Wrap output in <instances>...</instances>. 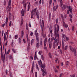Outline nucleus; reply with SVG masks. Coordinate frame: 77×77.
Segmentation results:
<instances>
[{
  "label": "nucleus",
  "instance_id": "obj_43",
  "mask_svg": "<svg viewBox=\"0 0 77 77\" xmlns=\"http://www.w3.org/2000/svg\"><path fill=\"white\" fill-rule=\"evenodd\" d=\"M64 27H66V28H67V27H68V25L67 24H66L65 26H64Z\"/></svg>",
  "mask_w": 77,
  "mask_h": 77
},
{
  "label": "nucleus",
  "instance_id": "obj_8",
  "mask_svg": "<svg viewBox=\"0 0 77 77\" xmlns=\"http://www.w3.org/2000/svg\"><path fill=\"white\" fill-rule=\"evenodd\" d=\"M39 42H37L36 44V47H37V48H39L40 46V45H39Z\"/></svg>",
  "mask_w": 77,
  "mask_h": 77
},
{
  "label": "nucleus",
  "instance_id": "obj_61",
  "mask_svg": "<svg viewBox=\"0 0 77 77\" xmlns=\"http://www.w3.org/2000/svg\"><path fill=\"white\" fill-rule=\"evenodd\" d=\"M56 67V68H57L58 69H59V66H57Z\"/></svg>",
  "mask_w": 77,
  "mask_h": 77
},
{
  "label": "nucleus",
  "instance_id": "obj_14",
  "mask_svg": "<svg viewBox=\"0 0 77 77\" xmlns=\"http://www.w3.org/2000/svg\"><path fill=\"white\" fill-rule=\"evenodd\" d=\"M8 6H11V0H9L8 1Z\"/></svg>",
  "mask_w": 77,
  "mask_h": 77
},
{
  "label": "nucleus",
  "instance_id": "obj_40",
  "mask_svg": "<svg viewBox=\"0 0 77 77\" xmlns=\"http://www.w3.org/2000/svg\"><path fill=\"white\" fill-rule=\"evenodd\" d=\"M11 7H10L8 8V11H9L10 12L11 11Z\"/></svg>",
  "mask_w": 77,
  "mask_h": 77
},
{
  "label": "nucleus",
  "instance_id": "obj_39",
  "mask_svg": "<svg viewBox=\"0 0 77 77\" xmlns=\"http://www.w3.org/2000/svg\"><path fill=\"white\" fill-rule=\"evenodd\" d=\"M23 5L24 6V8L26 7V3L25 4H23Z\"/></svg>",
  "mask_w": 77,
  "mask_h": 77
},
{
  "label": "nucleus",
  "instance_id": "obj_45",
  "mask_svg": "<svg viewBox=\"0 0 77 77\" xmlns=\"http://www.w3.org/2000/svg\"><path fill=\"white\" fill-rule=\"evenodd\" d=\"M10 52V49H9L7 52V54H9V52Z\"/></svg>",
  "mask_w": 77,
  "mask_h": 77
},
{
  "label": "nucleus",
  "instance_id": "obj_4",
  "mask_svg": "<svg viewBox=\"0 0 77 77\" xmlns=\"http://www.w3.org/2000/svg\"><path fill=\"white\" fill-rule=\"evenodd\" d=\"M37 29L35 30V35L36 36V40L37 41V42H38V41H39V37H38V33H37L36 32H37Z\"/></svg>",
  "mask_w": 77,
  "mask_h": 77
},
{
  "label": "nucleus",
  "instance_id": "obj_30",
  "mask_svg": "<svg viewBox=\"0 0 77 77\" xmlns=\"http://www.w3.org/2000/svg\"><path fill=\"white\" fill-rule=\"evenodd\" d=\"M38 75V74L37 73V72H35V77H37V76Z\"/></svg>",
  "mask_w": 77,
  "mask_h": 77
},
{
  "label": "nucleus",
  "instance_id": "obj_41",
  "mask_svg": "<svg viewBox=\"0 0 77 77\" xmlns=\"http://www.w3.org/2000/svg\"><path fill=\"white\" fill-rule=\"evenodd\" d=\"M41 58H42V60H44V56H43V55H42L41 56Z\"/></svg>",
  "mask_w": 77,
  "mask_h": 77
},
{
  "label": "nucleus",
  "instance_id": "obj_59",
  "mask_svg": "<svg viewBox=\"0 0 77 77\" xmlns=\"http://www.w3.org/2000/svg\"><path fill=\"white\" fill-rule=\"evenodd\" d=\"M52 32H53V30H51V31H50V33H51V34L52 33Z\"/></svg>",
  "mask_w": 77,
  "mask_h": 77
},
{
  "label": "nucleus",
  "instance_id": "obj_36",
  "mask_svg": "<svg viewBox=\"0 0 77 77\" xmlns=\"http://www.w3.org/2000/svg\"><path fill=\"white\" fill-rule=\"evenodd\" d=\"M58 19H57L56 20V24H57V23H58Z\"/></svg>",
  "mask_w": 77,
  "mask_h": 77
},
{
  "label": "nucleus",
  "instance_id": "obj_33",
  "mask_svg": "<svg viewBox=\"0 0 77 77\" xmlns=\"http://www.w3.org/2000/svg\"><path fill=\"white\" fill-rule=\"evenodd\" d=\"M42 52V51H40L38 52V54H40V55H41V53Z\"/></svg>",
  "mask_w": 77,
  "mask_h": 77
},
{
  "label": "nucleus",
  "instance_id": "obj_9",
  "mask_svg": "<svg viewBox=\"0 0 77 77\" xmlns=\"http://www.w3.org/2000/svg\"><path fill=\"white\" fill-rule=\"evenodd\" d=\"M41 70L42 72H43V73L42 74V75H43V76H45V74H46V72H45V71L42 68L41 69Z\"/></svg>",
  "mask_w": 77,
  "mask_h": 77
},
{
  "label": "nucleus",
  "instance_id": "obj_51",
  "mask_svg": "<svg viewBox=\"0 0 77 77\" xmlns=\"http://www.w3.org/2000/svg\"><path fill=\"white\" fill-rule=\"evenodd\" d=\"M66 65H69V61H67Z\"/></svg>",
  "mask_w": 77,
  "mask_h": 77
},
{
  "label": "nucleus",
  "instance_id": "obj_11",
  "mask_svg": "<svg viewBox=\"0 0 77 77\" xmlns=\"http://www.w3.org/2000/svg\"><path fill=\"white\" fill-rule=\"evenodd\" d=\"M33 67H34V62H33L32 66V67L31 72L32 73H33Z\"/></svg>",
  "mask_w": 77,
  "mask_h": 77
},
{
  "label": "nucleus",
  "instance_id": "obj_58",
  "mask_svg": "<svg viewBox=\"0 0 77 77\" xmlns=\"http://www.w3.org/2000/svg\"><path fill=\"white\" fill-rule=\"evenodd\" d=\"M30 57L32 60H33V57H32V56H30Z\"/></svg>",
  "mask_w": 77,
  "mask_h": 77
},
{
  "label": "nucleus",
  "instance_id": "obj_17",
  "mask_svg": "<svg viewBox=\"0 0 77 77\" xmlns=\"http://www.w3.org/2000/svg\"><path fill=\"white\" fill-rule=\"evenodd\" d=\"M8 17H7L6 18L5 24H7V23H8Z\"/></svg>",
  "mask_w": 77,
  "mask_h": 77
},
{
  "label": "nucleus",
  "instance_id": "obj_64",
  "mask_svg": "<svg viewBox=\"0 0 77 77\" xmlns=\"http://www.w3.org/2000/svg\"><path fill=\"white\" fill-rule=\"evenodd\" d=\"M30 35L31 36H32L33 35V32H31L30 33Z\"/></svg>",
  "mask_w": 77,
  "mask_h": 77
},
{
  "label": "nucleus",
  "instance_id": "obj_42",
  "mask_svg": "<svg viewBox=\"0 0 77 77\" xmlns=\"http://www.w3.org/2000/svg\"><path fill=\"white\" fill-rule=\"evenodd\" d=\"M21 35L22 36H23L24 35V32H23V31H21Z\"/></svg>",
  "mask_w": 77,
  "mask_h": 77
},
{
  "label": "nucleus",
  "instance_id": "obj_12",
  "mask_svg": "<svg viewBox=\"0 0 77 77\" xmlns=\"http://www.w3.org/2000/svg\"><path fill=\"white\" fill-rule=\"evenodd\" d=\"M21 13L22 16H23L24 15V10L23 9L22 10Z\"/></svg>",
  "mask_w": 77,
  "mask_h": 77
},
{
  "label": "nucleus",
  "instance_id": "obj_53",
  "mask_svg": "<svg viewBox=\"0 0 77 77\" xmlns=\"http://www.w3.org/2000/svg\"><path fill=\"white\" fill-rule=\"evenodd\" d=\"M60 6H62L63 5V4L62 3V2H60Z\"/></svg>",
  "mask_w": 77,
  "mask_h": 77
},
{
  "label": "nucleus",
  "instance_id": "obj_52",
  "mask_svg": "<svg viewBox=\"0 0 77 77\" xmlns=\"http://www.w3.org/2000/svg\"><path fill=\"white\" fill-rule=\"evenodd\" d=\"M41 60H40V62L38 61V64L39 65H41Z\"/></svg>",
  "mask_w": 77,
  "mask_h": 77
},
{
  "label": "nucleus",
  "instance_id": "obj_37",
  "mask_svg": "<svg viewBox=\"0 0 77 77\" xmlns=\"http://www.w3.org/2000/svg\"><path fill=\"white\" fill-rule=\"evenodd\" d=\"M11 23H12V21H10V23H9V26H12V24H11Z\"/></svg>",
  "mask_w": 77,
  "mask_h": 77
},
{
  "label": "nucleus",
  "instance_id": "obj_38",
  "mask_svg": "<svg viewBox=\"0 0 77 77\" xmlns=\"http://www.w3.org/2000/svg\"><path fill=\"white\" fill-rule=\"evenodd\" d=\"M52 3V0H50L49 2V4L51 5V3Z\"/></svg>",
  "mask_w": 77,
  "mask_h": 77
},
{
  "label": "nucleus",
  "instance_id": "obj_57",
  "mask_svg": "<svg viewBox=\"0 0 77 77\" xmlns=\"http://www.w3.org/2000/svg\"><path fill=\"white\" fill-rule=\"evenodd\" d=\"M55 71L56 72H58V71H57V69H56V68L55 69Z\"/></svg>",
  "mask_w": 77,
  "mask_h": 77
},
{
  "label": "nucleus",
  "instance_id": "obj_31",
  "mask_svg": "<svg viewBox=\"0 0 77 77\" xmlns=\"http://www.w3.org/2000/svg\"><path fill=\"white\" fill-rule=\"evenodd\" d=\"M53 40H54V37H52L51 39V42H53Z\"/></svg>",
  "mask_w": 77,
  "mask_h": 77
},
{
  "label": "nucleus",
  "instance_id": "obj_49",
  "mask_svg": "<svg viewBox=\"0 0 77 77\" xmlns=\"http://www.w3.org/2000/svg\"><path fill=\"white\" fill-rule=\"evenodd\" d=\"M5 23L3 24L2 25V27H5Z\"/></svg>",
  "mask_w": 77,
  "mask_h": 77
},
{
  "label": "nucleus",
  "instance_id": "obj_47",
  "mask_svg": "<svg viewBox=\"0 0 77 77\" xmlns=\"http://www.w3.org/2000/svg\"><path fill=\"white\" fill-rule=\"evenodd\" d=\"M25 3H26V1H25L24 0H23V4H24Z\"/></svg>",
  "mask_w": 77,
  "mask_h": 77
},
{
  "label": "nucleus",
  "instance_id": "obj_21",
  "mask_svg": "<svg viewBox=\"0 0 77 77\" xmlns=\"http://www.w3.org/2000/svg\"><path fill=\"white\" fill-rule=\"evenodd\" d=\"M35 66L36 69H37L39 71V67H38V64H37V63L36 64Z\"/></svg>",
  "mask_w": 77,
  "mask_h": 77
},
{
  "label": "nucleus",
  "instance_id": "obj_46",
  "mask_svg": "<svg viewBox=\"0 0 77 77\" xmlns=\"http://www.w3.org/2000/svg\"><path fill=\"white\" fill-rule=\"evenodd\" d=\"M19 43H21V38H19Z\"/></svg>",
  "mask_w": 77,
  "mask_h": 77
},
{
  "label": "nucleus",
  "instance_id": "obj_20",
  "mask_svg": "<svg viewBox=\"0 0 77 77\" xmlns=\"http://www.w3.org/2000/svg\"><path fill=\"white\" fill-rule=\"evenodd\" d=\"M65 46V44H64V42H62V48H64V47Z\"/></svg>",
  "mask_w": 77,
  "mask_h": 77
},
{
  "label": "nucleus",
  "instance_id": "obj_62",
  "mask_svg": "<svg viewBox=\"0 0 77 77\" xmlns=\"http://www.w3.org/2000/svg\"><path fill=\"white\" fill-rule=\"evenodd\" d=\"M35 4L38 5V2H35Z\"/></svg>",
  "mask_w": 77,
  "mask_h": 77
},
{
  "label": "nucleus",
  "instance_id": "obj_13",
  "mask_svg": "<svg viewBox=\"0 0 77 77\" xmlns=\"http://www.w3.org/2000/svg\"><path fill=\"white\" fill-rule=\"evenodd\" d=\"M63 8H64V9H68V6H67L66 5H64L63 6Z\"/></svg>",
  "mask_w": 77,
  "mask_h": 77
},
{
  "label": "nucleus",
  "instance_id": "obj_60",
  "mask_svg": "<svg viewBox=\"0 0 77 77\" xmlns=\"http://www.w3.org/2000/svg\"><path fill=\"white\" fill-rule=\"evenodd\" d=\"M23 41L24 43H26V40H25V39H23Z\"/></svg>",
  "mask_w": 77,
  "mask_h": 77
},
{
  "label": "nucleus",
  "instance_id": "obj_23",
  "mask_svg": "<svg viewBox=\"0 0 77 77\" xmlns=\"http://www.w3.org/2000/svg\"><path fill=\"white\" fill-rule=\"evenodd\" d=\"M26 38L27 39V41L28 42H30V40L29 39V38H28V35H27Z\"/></svg>",
  "mask_w": 77,
  "mask_h": 77
},
{
  "label": "nucleus",
  "instance_id": "obj_7",
  "mask_svg": "<svg viewBox=\"0 0 77 77\" xmlns=\"http://www.w3.org/2000/svg\"><path fill=\"white\" fill-rule=\"evenodd\" d=\"M68 9L69 12L70 13L72 14V9L71 7L70 6H69L68 7Z\"/></svg>",
  "mask_w": 77,
  "mask_h": 77
},
{
  "label": "nucleus",
  "instance_id": "obj_32",
  "mask_svg": "<svg viewBox=\"0 0 77 77\" xmlns=\"http://www.w3.org/2000/svg\"><path fill=\"white\" fill-rule=\"evenodd\" d=\"M28 50H29V49H30V45H29V44H28V47H27V48Z\"/></svg>",
  "mask_w": 77,
  "mask_h": 77
},
{
  "label": "nucleus",
  "instance_id": "obj_18",
  "mask_svg": "<svg viewBox=\"0 0 77 77\" xmlns=\"http://www.w3.org/2000/svg\"><path fill=\"white\" fill-rule=\"evenodd\" d=\"M57 9H56V6H54L53 7V10L54 11H56V10Z\"/></svg>",
  "mask_w": 77,
  "mask_h": 77
},
{
  "label": "nucleus",
  "instance_id": "obj_35",
  "mask_svg": "<svg viewBox=\"0 0 77 77\" xmlns=\"http://www.w3.org/2000/svg\"><path fill=\"white\" fill-rule=\"evenodd\" d=\"M56 47V44L55 43H54L53 45V48H55Z\"/></svg>",
  "mask_w": 77,
  "mask_h": 77
},
{
  "label": "nucleus",
  "instance_id": "obj_3",
  "mask_svg": "<svg viewBox=\"0 0 77 77\" xmlns=\"http://www.w3.org/2000/svg\"><path fill=\"white\" fill-rule=\"evenodd\" d=\"M69 47L71 51H74L75 55V54L76 53V50H75V49H73V48H72V46H69Z\"/></svg>",
  "mask_w": 77,
  "mask_h": 77
},
{
  "label": "nucleus",
  "instance_id": "obj_22",
  "mask_svg": "<svg viewBox=\"0 0 77 77\" xmlns=\"http://www.w3.org/2000/svg\"><path fill=\"white\" fill-rule=\"evenodd\" d=\"M36 59H38V58L37 57L36 55V54H35L34 56V60H36Z\"/></svg>",
  "mask_w": 77,
  "mask_h": 77
},
{
  "label": "nucleus",
  "instance_id": "obj_25",
  "mask_svg": "<svg viewBox=\"0 0 77 77\" xmlns=\"http://www.w3.org/2000/svg\"><path fill=\"white\" fill-rule=\"evenodd\" d=\"M67 49H68V45H66L65 47L64 50H66Z\"/></svg>",
  "mask_w": 77,
  "mask_h": 77
},
{
  "label": "nucleus",
  "instance_id": "obj_56",
  "mask_svg": "<svg viewBox=\"0 0 77 77\" xmlns=\"http://www.w3.org/2000/svg\"><path fill=\"white\" fill-rule=\"evenodd\" d=\"M67 14H69V10H67Z\"/></svg>",
  "mask_w": 77,
  "mask_h": 77
},
{
  "label": "nucleus",
  "instance_id": "obj_16",
  "mask_svg": "<svg viewBox=\"0 0 77 77\" xmlns=\"http://www.w3.org/2000/svg\"><path fill=\"white\" fill-rule=\"evenodd\" d=\"M6 60V58L5 57V54H4L3 55V62L4 63H5V60Z\"/></svg>",
  "mask_w": 77,
  "mask_h": 77
},
{
  "label": "nucleus",
  "instance_id": "obj_19",
  "mask_svg": "<svg viewBox=\"0 0 77 77\" xmlns=\"http://www.w3.org/2000/svg\"><path fill=\"white\" fill-rule=\"evenodd\" d=\"M34 40H35V39H33L31 41V45H32V44H33V42H34Z\"/></svg>",
  "mask_w": 77,
  "mask_h": 77
},
{
  "label": "nucleus",
  "instance_id": "obj_63",
  "mask_svg": "<svg viewBox=\"0 0 77 77\" xmlns=\"http://www.w3.org/2000/svg\"><path fill=\"white\" fill-rule=\"evenodd\" d=\"M74 26H73L72 27V30L73 31V30H74Z\"/></svg>",
  "mask_w": 77,
  "mask_h": 77
},
{
  "label": "nucleus",
  "instance_id": "obj_5",
  "mask_svg": "<svg viewBox=\"0 0 77 77\" xmlns=\"http://www.w3.org/2000/svg\"><path fill=\"white\" fill-rule=\"evenodd\" d=\"M69 40V38H68L66 37V36H65V35H63V40H64V41H65V42L66 41H68Z\"/></svg>",
  "mask_w": 77,
  "mask_h": 77
},
{
  "label": "nucleus",
  "instance_id": "obj_1",
  "mask_svg": "<svg viewBox=\"0 0 77 77\" xmlns=\"http://www.w3.org/2000/svg\"><path fill=\"white\" fill-rule=\"evenodd\" d=\"M57 28L56 27H55L54 28V33L55 35V37L54 38V40H55L54 42V43L56 44L57 43L58 41H59V33H58L59 32V25L57 24Z\"/></svg>",
  "mask_w": 77,
  "mask_h": 77
},
{
  "label": "nucleus",
  "instance_id": "obj_29",
  "mask_svg": "<svg viewBox=\"0 0 77 77\" xmlns=\"http://www.w3.org/2000/svg\"><path fill=\"white\" fill-rule=\"evenodd\" d=\"M12 51L14 53H16V52L15 51V49L14 48H12Z\"/></svg>",
  "mask_w": 77,
  "mask_h": 77
},
{
  "label": "nucleus",
  "instance_id": "obj_15",
  "mask_svg": "<svg viewBox=\"0 0 77 77\" xmlns=\"http://www.w3.org/2000/svg\"><path fill=\"white\" fill-rule=\"evenodd\" d=\"M30 8V4L29 3V5L28 6L27 11H29V9Z\"/></svg>",
  "mask_w": 77,
  "mask_h": 77
},
{
  "label": "nucleus",
  "instance_id": "obj_54",
  "mask_svg": "<svg viewBox=\"0 0 77 77\" xmlns=\"http://www.w3.org/2000/svg\"><path fill=\"white\" fill-rule=\"evenodd\" d=\"M75 75L74 74L72 75H71L70 77H75Z\"/></svg>",
  "mask_w": 77,
  "mask_h": 77
},
{
  "label": "nucleus",
  "instance_id": "obj_26",
  "mask_svg": "<svg viewBox=\"0 0 77 77\" xmlns=\"http://www.w3.org/2000/svg\"><path fill=\"white\" fill-rule=\"evenodd\" d=\"M4 41L5 42V41H6V34H5V33L4 34Z\"/></svg>",
  "mask_w": 77,
  "mask_h": 77
},
{
  "label": "nucleus",
  "instance_id": "obj_2",
  "mask_svg": "<svg viewBox=\"0 0 77 77\" xmlns=\"http://www.w3.org/2000/svg\"><path fill=\"white\" fill-rule=\"evenodd\" d=\"M32 15L31 16V18L32 19L33 18V15H36L37 18L38 19L39 18V13L38 10H37V8H36L34 10L31 11Z\"/></svg>",
  "mask_w": 77,
  "mask_h": 77
},
{
  "label": "nucleus",
  "instance_id": "obj_50",
  "mask_svg": "<svg viewBox=\"0 0 77 77\" xmlns=\"http://www.w3.org/2000/svg\"><path fill=\"white\" fill-rule=\"evenodd\" d=\"M44 48L45 49V50H47V47H44Z\"/></svg>",
  "mask_w": 77,
  "mask_h": 77
},
{
  "label": "nucleus",
  "instance_id": "obj_24",
  "mask_svg": "<svg viewBox=\"0 0 77 77\" xmlns=\"http://www.w3.org/2000/svg\"><path fill=\"white\" fill-rule=\"evenodd\" d=\"M23 22H24V20H23V19H21V25L22 26V25H23Z\"/></svg>",
  "mask_w": 77,
  "mask_h": 77
},
{
  "label": "nucleus",
  "instance_id": "obj_10",
  "mask_svg": "<svg viewBox=\"0 0 77 77\" xmlns=\"http://www.w3.org/2000/svg\"><path fill=\"white\" fill-rule=\"evenodd\" d=\"M41 67L42 68H43V69H44L45 68V65L43 64L42 65V61H41Z\"/></svg>",
  "mask_w": 77,
  "mask_h": 77
},
{
  "label": "nucleus",
  "instance_id": "obj_27",
  "mask_svg": "<svg viewBox=\"0 0 77 77\" xmlns=\"http://www.w3.org/2000/svg\"><path fill=\"white\" fill-rule=\"evenodd\" d=\"M49 56L50 57V58H52V57H51V53H49Z\"/></svg>",
  "mask_w": 77,
  "mask_h": 77
},
{
  "label": "nucleus",
  "instance_id": "obj_34",
  "mask_svg": "<svg viewBox=\"0 0 77 77\" xmlns=\"http://www.w3.org/2000/svg\"><path fill=\"white\" fill-rule=\"evenodd\" d=\"M14 38L15 39H17L18 38V35H16L14 37Z\"/></svg>",
  "mask_w": 77,
  "mask_h": 77
},
{
  "label": "nucleus",
  "instance_id": "obj_55",
  "mask_svg": "<svg viewBox=\"0 0 77 77\" xmlns=\"http://www.w3.org/2000/svg\"><path fill=\"white\" fill-rule=\"evenodd\" d=\"M11 46L12 47H13V46H14V42H12L11 44Z\"/></svg>",
  "mask_w": 77,
  "mask_h": 77
},
{
  "label": "nucleus",
  "instance_id": "obj_48",
  "mask_svg": "<svg viewBox=\"0 0 77 77\" xmlns=\"http://www.w3.org/2000/svg\"><path fill=\"white\" fill-rule=\"evenodd\" d=\"M61 17L62 18L63 20V15H62V14H61Z\"/></svg>",
  "mask_w": 77,
  "mask_h": 77
},
{
  "label": "nucleus",
  "instance_id": "obj_44",
  "mask_svg": "<svg viewBox=\"0 0 77 77\" xmlns=\"http://www.w3.org/2000/svg\"><path fill=\"white\" fill-rule=\"evenodd\" d=\"M63 24L64 26H65V25L66 24H65V23L64 22H63Z\"/></svg>",
  "mask_w": 77,
  "mask_h": 77
},
{
  "label": "nucleus",
  "instance_id": "obj_6",
  "mask_svg": "<svg viewBox=\"0 0 77 77\" xmlns=\"http://www.w3.org/2000/svg\"><path fill=\"white\" fill-rule=\"evenodd\" d=\"M48 43L49 44V47L50 48H51V46H52V42L50 41V38H49L48 40Z\"/></svg>",
  "mask_w": 77,
  "mask_h": 77
},
{
  "label": "nucleus",
  "instance_id": "obj_28",
  "mask_svg": "<svg viewBox=\"0 0 77 77\" xmlns=\"http://www.w3.org/2000/svg\"><path fill=\"white\" fill-rule=\"evenodd\" d=\"M39 44L41 46H42V41H41L40 42Z\"/></svg>",
  "mask_w": 77,
  "mask_h": 77
}]
</instances>
